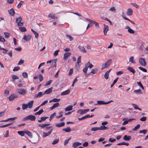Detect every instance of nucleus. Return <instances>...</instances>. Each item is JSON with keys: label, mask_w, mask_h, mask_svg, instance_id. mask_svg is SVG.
Masks as SVG:
<instances>
[{"label": "nucleus", "mask_w": 148, "mask_h": 148, "mask_svg": "<svg viewBox=\"0 0 148 148\" xmlns=\"http://www.w3.org/2000/svg\"><path fill=\"white\" fill-rule=\"evenodd\" d=\"M87 20L89 22H90V23H92L93 24H95V23H96V22L95 21H93V20H92L90 19H88V18H87Z\"/></svg>", "instance_id": "bf43d9fd"}, {"label": "nucleus", "mask_w": 148, "mask_h": 148, "mask_svg": "<svg viewBox=\"0 0 148 148\" xmlns=\"http://www.w3.org/2000/svg\"><path fill=\"white\" fill-rule=\"evenodd\" d=\"M116 139L113 138H110L109 140V141L111 142H113L114 141H116Z\"/></svg>", "instance_id": "6e6d98bb"}, {"label": "nucleus", "mask_w": 148, "mask_h": 148, "mask_svg": "<svg viewBox=\"0 0 148 148\" xmlns=\"http://www.w3.org/2000/svg\"><path fill=\"white\" fill-rule=\"evenodd\" d=\"M131 136H130L125 135L123 137V139L125 140L129 141L131 138Z\"/></svg>", "instance_id": "aec40b11"}, {"label": "nucleus", "mask_w": 148, "mask_h": 148, "mask_svg": "<svg viewBox=\"0 0 148 148\" xmlns=\"http://www.w3.org/2000/svg\"><path fill=\"white\" fill-rule=\"evenodd\" d=\"M22 75L25 78H26L27 77V74L26 72H23V73Z\"/></svg>", "instance_id": "774afa93"}, {"label": "nucleus", "mask_w": 148, "mask_h": 148, "mask_svg": "<svg viewBox=\"0 0 148 148\" xmlns=\"http://www.w3.org/2000/svg\"><path fill=\"white\" fill-rule=\"evenodd\" d=\"M89 110V109H79L77 111V113H79L80 114H84L88 112Z\"/></svg>", "instance_id": "39448f33"}, {"label": "nucleus", "mask_w": 148, "mask_h": 148, "mask_svg": "<svg viewBox=\"0 0 148 148\" xmlns=\"http://www.w3.org/2000/svg\"><path fill=\"white\" fill-rule=\"evenodd\" d=\"M147 130H140L139 132L140 133H143L144 134H145L147 132Z\"/></svg>", "instance_id": "8fccbe9b"}, {"label": "nucleus", "mask_w": 148, "mask_h": 148, "mask_svg": "<svg viewBox=\"0 0 148 148\" xmlns=\"http://www.w3.org/2000/svg\"><path fill=\"white\" fill-rule=\"evenodd\" d=\"M52 129H51L47 133L43 132L42 135V137H45L49 136L52 133Z\"/></svg>", "instance_id": "1a4fd4ad"}, {"label": "nucleus", "mask_w": 148, "mask_h": 148, "mask_svg": "<svg viewBox=\"0 0 148 148\" xmlns=\"http://www.w3.org/2000/svg\"><path fill=\"white\" fill-rule=\"evenodd\" d=\"M43 95L42 92H39L37 94H35L34 97V98H36L38 97H40Z\"/></svg>", "instance_id": "5701e85b"}, {"label": "nucleus", "mask_w": 148, "mask_h": 148, "mask_svg": "<svg viewBox=\"0 0 148 148\" xmlns=\"http://www.w3.org/2000/svg\"><path fill=\"white\" fill-rule=\"evenodd\" d=\"M12 81L13 82H14L16 79H19V77L18 76L14 75H12Z\"/></svg>", "instance_id": "c9c22d12"}, {"label": "nucleus", "mask_w": 148, "mask_h": 148, "mask_svg": "<svg viewBox=\"0 0 148 148\" xmlns=\"http://www.w3.org/2000/svg\"><path fill=\"white\" fill-rule=\"evenodd\" d=\"M99 130H104L106 129H108V128L105 125H101L100 127H99Z\"/></svg>", "instance_id": "2f4dec72"}, {"label": "nucleus", "mask_w": 148, "mask_h": 148, "mask_svg": "<svg viewBox=\"0 0 148 148\" xmlns=\"http://www.w3.org/2000/svg\"><path fill=\"white\" fill-rule=\"evenodd\" d=\"M91 130L93 131H96L99 130V127H94L91 128Z\"/></svg>", "instance_id": "c03bdc74"}, {"label": "nucleus", "mask_w": 148, "mask_h": 148, "mask_svg": "<svg viewBox=\"0 0 148 148\" xmlns=\"http://www.w3.org/2000/svg\"><path fill=\"white\" fill-rule=\"evenodd\" d=\"M88 68L85 66V68L83 69V71L85 73H86L88 71Z\"/></svg>", "instance_id": "680f3d73"}, {"label": "nucleus", "mask_w": 148, "mask_h": 148, "mask_svg": "<svg viewBox=\"0 0 148 148\" xmlns=\"http://www.w3.org/2000/svg\"><path fill=\"white\" fill-rule=\"evenodd\" d=\"M108 26L104 24L103 25V32L105 35H106L107 34V32L108 31Z\"/></svg>", "instance_id": "9d476101"}, {"label": "nucleus", "mask_w": 148, "mask_h": 148, "mask_svg": "<svg viewBox=\"0 0 148 148\" xmlns=\"http://www.w3.org/2000/svg\"><path fill=\"white\" fill-rule=\"evenodd\" d=\"M23 3L24 2L23 1H20L17 5V7L18 8H20Z\"/></svg>", "instance_id": "de8ad7c7"}, {"label": "nucleus", "mask_w": 148, "mask_h": 148, "mask_svg": "<svg viewBox=\"0 0 148 148\" xmlns=\"http://www.w3.org/2000/svg\"><path fill=\"white\" fill-rule=\"evenodd\" d=\"M59 140L58 138H57L56 139H55V140H54L53 141L52 143V144L54 145V144H55L57 143L59 141Z\"/></svg>", "instance_id": "a18cd8bd"}, {"label": "nucleus", "mask_w": 148, "mask_h": 148, "mask_svg": "<svg viewBox=\"0 0 148 148\" xmlns=\"http://www.w3.org/2000/svg\"><path fill=\"white\" fill-rule=\"evenodd\" d=\"M25 130L24 131H18V133L22 136H24L25 134Z\"/></svg>", "instance_id": "7c9ffc66"}, {"label": "nucleus", "mask_w": 148, "mask_h": 148, "mask_svg": "<svg viewBox=\"0 0 148 148\" xmlns=\"http://www.w3.org/2000/svg\"><path fill=\"white\" fill-rule=\"evenodd\" d=\"M59 51H60L59 50H58L56 51L53 53L54 56H57L58 54V52Z\"/></svg>", "instance_id": "69168bd1"}, {"label": "nucleus", "mask_w": 148, "mask_h": 148, "mask_svg": "<svg viewBox=\"0 0 148 148\" xmlns=\"http://www.w3.org/2000/svg\"><path fill=\"white\" fill-rule=\"evenodd\" d=\"M5 41V40L2 36H0V42H4Z\"/></svg>", "instance_id": "4d7b16f0"}, {"label": "nucleus", "mask_w": 148, "mask_h": 148, "mask_svg": "<svg viewBox=\"0 0 148 148\" xmlns=\"http://www.w3.org/2000/svg\"><path fill=\"white\" fill-rule=\"evenodd\" d=\"M81 56H79L78 59L77 60V65H76L75 66L76 69L77 70H78L79 68H80V65L79 64V63H80L81 62Z\"/></svg>", "instance_id": "20e7f679"}, {"label": "nucleus", "mask_w": 148, "mask_h": 148, "mask_svg": "<svg viewBox=\"0 0 148 148\" xmlns=\"http://www.w3.org/2000/svg\"><path fill=\"white\" fill-rule=\"evenodd\" d=\"M133 11L131 8H128L126 12V14L128 16H132V15Z\"/></svg>", "instance_id": "ddd939ff"}, {"label": "nucleus", "mask_w": 148, "mask_h": 148, "mask_svg": "<svg viewBox=\"0 0 148 148\" xmlns=\"http://www.w3.org/2000/svg\"><path fill=\"white\" fill-rule=\"evenodd\" d=\"M9 131L8 130H7L6 131L4 135L5 138L8 137L9 136Z\"/></svg>", "instance_id": "3c124183"}, {"label": "nucleus", "mask_w": 148, "mask_h": 148, "mask_svg": "<svg viewBox=\"0 0 148 148\" xmlns=\"http://www.w3.org/2000/svg\"><path fill=\"white\" fill-rule=\"evenodd\" d=\"M81 144L82 143H79L78 142H74L73 143V146L75 148L79 145H81Z\"/></svg>", "instance_id": "cd10ccee"}, {"label": "nucleus", "mask_w": 148, "mask_h": 148, "mask_svg": "<svg viewBox=\"0 0 148 148\" xmlns=\"http://www.w3.org/2000/svg\"><path fill=\"white\" fill-rule=\"evenodd\" d=\"M132 106L134 107L135 109L137 110L138 109V107L136 104L134 103H132Z\"/></svg>", "instance_id": "e2e57ef3"}, {"label": "nucleus", "mask_w": 148, "mask_h": 148, "mask_svg": "<svg viewBox=\"0 0 148 148\" xmlns=\"http://www.w3.org/2000/svg\"><path fill=\"white\" fill-rule=\"evenodd\" d=\"M48 17L51 18L52 19H55V16L53 13H50Z\"/></svg>", "instance_id": "37998d69"}, {"label": "nucleus", "mask_w": 148, "mask_h": 148, "mask_svg": "<svg viewBox=\"0 0 148 148\" xmlns=\"http://www.w3.org/2000/svg\"><path fill=\"white\" fill-rule=\"evenodd\" d=\"M85 66L87 67L88 68L91 69L93 65L92 64L90 63L89 62H88L85 64Z\"/></svg>", "instance_id": "6ab92c4d"}, {"label": "nucleus", "mask_w": 148, "mask_h": 148, "mask_svg": "<svg viewBox=\"0 0 148 148\" xmlns=\"http://www.w3.org/2000/svg\"><path fill=\"white\" fill-rule=\"evenodd\" d=\"M18 97V96L17 95L12 94L9 97L8 99L10 101H11L14 100L15 98H17Z\"/></svg>", "instance_id": "423d86ee"}, {"label": "nucleus", "mask_w": 148, "mask_h": 148, "mask_svg": "<svg viewBox=\"0 0 148 148\" xmlns=\"http://www.w3.org/2000/svg\"><path fill=\"white\" fill-rule=\"evenodd\" d=\"M111 70V69L108 71H107L104 74V77L106 79H108L109 74L110 71Z\"/></svg>", "instance_id": "412c9836"}, {"label": "nucleus", "mask_w": 148, "mask_h": 148, "mask_svg": "<svg viewBox=\"0 0 148 148\" xmlns=\"http://www.w3.org/2000/svg\"><path fill=\"white\" fill-rule=\"evenodd\" d=\"M33 103L34 101L32 100L30 101V102H28L27 104V106H28V107L29 108H32Z\"/></svg>", "instance_id": "a211bd4d"}, {"label": "nucleus", "mask_w": 148, "mask_h": 148, "mask_svg": "<svg viewBox=\"0 0 148 148\" xmlns=\"http://www.w3.org/2000/svg\"><path fill=\"white\" fill-rule=\"evenodd\" d=\"M140 127V125L139 124L135 126L134 128L132 129L133 131H136Z\"/></svg>", "instance_id": "58836bf2"}, {"label": "nucleus", "mask_w": 148, "mask_h": 148, "mask_svg": "<svg viewBox=\"0 0 148 148\" xmlns=\"http://www.w3.org/2000/svg\"><path fill=\"white\" fill-rule=\"evenodd\" d=\"M25 134H27L28 136L30 137H31L32 136L31 133L28 130H25Z\"/></svg>", "instance_id": "72a5a7b5"}, {"label": "nucleus", "mask_w": 148, "mask_h": 148, "mask_svg": "<svg viewBox=\"0 0 148 148\" xmlns=\"http://www.w3.org/2000/svg\"><path fill=\"white\" fill-rule=\"evenodd\" d=\"M49 118L48 117L45 116V117H42L40 118V120H38V122L39 123H41L42 121H45L47 119Z\"/></svg>", "instance_id": "bb28decb"}, {"label": "nucleus", "mask_w": 148, "mask_h": 148, "mask_svg": "<svg viewBox=\"0 0 148 148\" xmlns=\"http://www.w3.org/2000/svg\"><path fill=\"white\" fill-rule=\"evenodd\" d=\"M31 30L35 35V37L36 38H37L39 36L38 33L36 32H35V31H34L32 29H31Z\"/></svg>", "instance_id": "473e14b6"}, {"label": "nucleus", "mask_w": 148, "mask_h": 148, "mask_svg": "<svg viewBox=\"0 0 148 148\" xmlns=\"http://www.w3.org/2000/svg\"><path fill=\"white\" fill-rule=\"evenodd\" d=\"M60 100V99H58L57 98H54L53 99V101L54 102H58Z\"/></svg>", "instance_id": "338daca9"}, {"label": "nucleus", "mask_w": 148, "mask_h": 148, "mask_svg": "<svg viewBox=\"0 0 148 148\" xmlns=\"http://www.w3.org/2000/svg\"><path fill=\"white\" fill-rule=\"evenodd\" d=\"M97 69H92L91 71V73L94 74L97 72Z\"/></svg>", "instance_id": "49530a36"}, {"label": "nucleus", "mask_w": 148, "mask_h": 148, "mask_svg": "<svg viewBox=\"0 0 148 148\" xmlns=\"http://www.w3.org/2000/svg\"><path fill=\"white\" fill-rule=\"evenodd\" d=\"M4 35H5V38H8L9 37V34L7 32H5L4 33Z\"/></svg>", "instance_id": "603ef678"}, {"label": "nucleus", "mask_w": 148, "mask_h": 148, "mask_svg": "<svg viewBox=\"0 0 148 148\" xmlns=\"http://www.w3.org/2000/svg\"><path fill=\"white\" fill-rule=\"evenodd\" d=\"M73 107L72 105L69 106L65 108V110L66 111L71 110L73 109Z\"/></svg>", "instance_id": "393cba45"}, {"label": "nucleus", "mask_w": 148, "mask_h": 148, "mask_svg": "<svg viewBox=\"0 0 148 148\" xmlns=\"http://www.w3.org/2000/svg\"><path fill=\"white\" fill-rule=\"evenodd\" d=\"M133 59L134 57L133 56H131L130 58L129 61L132 63L135 64V62L134 61Z\"/></svg>", "instance_id": "79ce46f5"}, {"label": "nucleus", "mask_w": 148, "mask_h": 148, "mask_svg": "<svg viewBox=\"0 0 148 148\" xmlns=\"http://www.w3.org/2000/svg\"><path fill=\"white\" fill-rule=\"evenodd\" d=\"M66 36L69 39L70 41H72L73 40V38L71 36L66 34Z\"/></svg>", "instance_id": "13d9d810"}, {"label": "nucleus", "mask_w": 148, "mask_h": 148, "mask_svg": "<svg viewBox=\"0 0 148 148\" xmlns=\"http://www.w3.org/2000/svg\"><path fill=\"white\" fill-rule=\"evenodd\" d=\"M139 62L142 66H145L146 65V63L145 61V60L143 58H140L139 59Z\"/></svg>", "instance_id": "0eeeda50"}, {"label": "nucleus", "mask_w": 148, "mask_h": 148, "mask_svg": "<svg viewBox=\"0 0 148 148\" xmlns=\"http://www.w3.org/2000/svg\"><path fill=\"white\" fill-rule=\"evenodd\" d=\"M128 31L129 33L131 34H134V31L131 28L130 29H128Z\"/></svg>", "instance_id": "864d4df0"}, {"label": "nucleus", "mask_w": 148, "mask_h": 148, "mask_svg": "<svg viewBox=\"0 0 148 148\" xmlns=\"http://www.w3.org/2000/svg\"><path fill=\"white\" fill-rule=\"evenodd\" d=\"M127 70L130 71L132 72L133 74L135 73V71L134 69L132 67H128L127 68Z\"/></svg>", "instance_id": "a878e982"}, {"label": "nucleus", "mask_w": 148, "mask_h": 148, "mask_svg": "<svg viewBox=\"0 0 148 148\" xmlns=\"http://www.w3.org/2000/svg\"><path fill=\"white\" fill-rule=\"evenodd\" d=\"M50 125L49 124H42L41 123L39 124L38 126L39 127L44 128L46 127V126L49 125Z\"/></svg>", "instance_id": "4be33fe9"}, {"label": "nucleus", "mask_w": 148, "mask_h": 148, "mask_svg": "<svg viewBox=\"0 0 148 148\" xmlns=\"http://www.w3.org/2000/svg\"><path fill=\"white\" fill-rule=\"evenodd\" d=\"M112 62L111 59L108 60L104 64H103V66L101 68V70H103L106 68H108L110 66Z\"/></svg>", "instance_id": "f03ea898"}, {"label": "nucleus", "mask_w": 148, "mask_h": 148, "mask_svg": "<svg viewBox=\"0 0 148 148\" xmlns=\"http://www.w3.org/2000/svg\"><path fill=\"white\" fill-rule=\"evenodd\" d=\"M109 10L112 12H114L116 11V9L115 7H112L109 9Z\"/></svg>", "instance_id": "052dcab7"}, {"label": "nucleus", "mask_w": 148, "mask_h": 148, "mask_svg": "<svg viewBox=\"0 0 148 148\" xmlns=\"http://www.w3.org/2000/svg\"><path fill=\"white\" fill-rule=\"evenodd\" d=\"M59 106V103H56L53 104V106L50 108V109L51 110H53L55 108L58 107Z\"/></svg>", "instance_id": "f3484780"}, {"label": "nucleus", "mask_w": 148, "mask_h": 148, "mask_svg": "<svg viewBox=\"0 0 148 148\" xmlns=\"http://www.w3.org/2000/svg\"><path fill=\"white\" fill-rule=\"evenodd\" d=\"M134 92L136 94H142V92L140 89L136 90L134 91Z\"/></svg>", "instance_id": "ea45409f"}, {"label": "nucleus", "mask_w": 148, "mask_h": 148, "mask_svg": "<svg viewBox=\"0 0 148 148\" xmlns=\"http://www.w3.org/2000/svg\"><path fill=\"white\" fill-rule=\"evenodd\" d=\"M71 91L69 90H65L64 91H63L61 93V95H66L70 93Z\"/></svg>", "instance_id": "dca6fc26"}, {"label": "nucleus", "mask_w": 148, "mask_h": 148, "mask_svg": "<svg viewBox=\"0 0 148 148\" xmlns=\"http://www.w3.org/2000/svg\"><path fill=\"white\" fill-rule=\"evenodd\" d=\"M97 104H99V105H106V102H105L104 101H97Z\"/></svg>", "instance_id": "c756f323"}, {"label": "nucleus", "mask_w": 148, "mask_h": 148, "mask_svg": "<svg viewBox=\"0 0 148 148\" xmlns=\"http://www.w3.org/2000/svg\"><path fill=\"white\" fill-rule=\"evenodd\" d=\"M36 118L34 116L30 115L23 119L22 120L23 121H26L28 120H30L32 121H34L35 120Z\"/></svg>", "instance_id": "f257e3e1"}, {"label": "nucleus", "mask_w": 148, "mask_h": 148, "mask_svg": "<svg viewBox=\"0 0 148 148\" xmlns=\"http://www.w3.org/2000/svg\"><path fill=\"white\" fill-rule=\"evenodd\" d=\"M31 36L30 35H28L26 36L25 35L23 37V39L25 41L27 42L29 41L31 39Z\"/></svg>", "instance_id": "9b49d317"}, {"label": "nucleus", "mask_w": 148, "mask_h": 148, "mask_svg": "<svg viewBox=\"0 0 148 148\" xmlns=\"http://www.w3.org/2000/svg\"><path fill=\"white\" fill-rule=\"evenodd\" d=\"M63 130L65 131L66 132H69L71 131V129L70 127H68L66 128L63 129Z\"/></svg>", "instance_id": "f704fd0d"}, {"label": "nucleus", "mask_w": 148, "mask_h": 148, "mask_svg": "<svg viewBox=\"0 0 148 148\" xmlns=\"http://www.w3.org/2000/svg\"><path fill=\"white\" fill-rule=\"evenodd\" d=\"M19 29L22 32H25L27 31L26 29L24 27H19Z\"/></svg>", "instance_id": "c85d7f7f"}, {"label": "nucleus", "mask_w": 148, "mask_h": 148, "mask_svg": "<svg viewBox=\"0 0 148 148\" xmlns=\"http://www.w3.org/2000/svg\"><path fill=\"white\" fill-rule=\"evenodd\" d=\"M24 62V61L23 60H20L18 63L17 64L18 65H21L23 64Z\"/></svg>", "instance_id": "0e129e2a"}, {"label": "nucleus", "mask_w": 148, "mask_h": 148, "mask_svg": "<svg viewBox=\"0 0 148 148\" xmlns=\"http://www.w3.org/2000/svg\"><path fill=\"white\" fill-rule=\"evenodd\" d=\"M44 112L43 109H41V110L39 111L38 112H36L34 115H39L41 114L43 112Z\"/></svg>", "instance_id": "e433bc0d"}, {"label": "nucleus", "mask_w": 148, "mask_h": 148, "mask_svg": "<svg viewBox=\"0 0 148 148\" xmlns=\"http://www.w3.org/2000/svg\"><path fill=\"white\" fill-rule=\"evenodd\" d=\"M65 124V123L64 122H62L56 124V125L57 127H61L64 126Z\"/></svg>", "instance_id": "b1692460"}, {"label": "nucleus", "mask_w": 148, "mask_h": 148, "mask_svg": "<svg viewBox=\"0 0 148 148\" xmlns=\"http://www.w3.org/2000/svg\"><path fill=\"white\" fill-rule=\"evenodd\" d=\"M26 92V90L23 88H20L18 90V93L20 95H25Z\"/></svg>", "instance_id": "6e6552de"}, {"label": "nucleus", "mask_w": 148, "mask_h": 148, "mask_svg": "<svg viewBox=\"0 0 148 148\" xmlns=\"http://www.w3.org/2000/svg\"><path fill=\"white\" fill-rule=\"evenodd\" d=\"M22 20V18L21 17L16 18V22L17 23L18 26H21L23 25V23L21 22Z\"/></svg>", "instance_id": "7ed1b4c3"}, {"label": "nucleus", "mask_w": 148, "mask_h": 148, "mask_svg": "<svg viewBox=\"0 0 148 148\" xmlns=\"http://www.w3.org/2000/svg\"><path fill=\"white\" fill-rule=\"evenodd\" d=\"M22 108L23 110L26 109L28 108L27 104H22Z\"/></svg>", "instance_id": "4c0bfd02"}, {"label": "nucleus", "mask_w": 148, "mask_h": 148, "mask_svg": "<svg viewBox=\"0 0 148 148\" xmlns=\"http://www.w3.org/2000/svg\"><path fill=\"white\" fill-rule=\"evenodd\" d=\"M78 48L79 49H80V50H81L83 52H84L85 53H86V51L85 50V49L83 46H79L78 47Z\"/></svg>", "instance_id": "a19ab883"}, {"label": "nucleus", "mask_w": 148, "mask_h": 148, "mask_svg": "<svg viewBox=\"0 0 148 148\" xmlns=\"http://www.w3.org/2000/svg\"><path fill=\"white\" fill-rule=\"evenodd\" d=\"M8 13L11 16H14L15 14V11L14 9L12 8L11 9L8 10Z\"/></svg>", "instance_id": "4468645a"}, {"label": "nucleus", "mask_w": 148, "mask_h": 148, "mask_svg": "<svg viewBox=\"0 0 148 148\" xmlns=\"http://www.w3.org/2000/svg\"><path fill=\"white\" fill-rule=\"evenodd\" d=\"M71 54V53L70 52H66L64 53L63 59L64 60H66Z\"/></svg>", "instance_id": "f8f14e48"}, {"label": "nucleus", "mask_w": 148, "mask_h": 148, "mask_svg": "<svg viewBox=\"0 0 148 148\" xmlns=\"http://www.w3.org/2000/svg\"><path fill=\"white\" fill-rule=\"evenodd\" d=\"M52 87L48 88L43 93V94H47L50 93L52 91Z\"/></svg>", "instance_id": "2eb2a0df"}, {"label": "nucleus", "mask_w": 148, "mask_h": 148, "mask_svg": "<svg viewBox=\"0 0 148 148\" xmlns=\"http://www.w3.org/2000/svg\"><path fill=\"white\" fill-rule=\"evenodd\" d=\"M138 68L141 71L145 72H147V70L146 69L143 68L141 67H138Z\"/></svg>", "instance_id": "09e8293b"}, {"label": "nucleus", "mask_w": 148, "mask_h": 148, "mask_svg": "<svg viewBox=\"0 0 148 148\" xmlns=\"http://www.w3.org/2000/svg\"><path fill=\"white\" fill-rule=\"evenodd\" d=\"M20 69V67L18 66L14 67L13 69V71H18Z\"/></svg>", "instance_id": "5fc2aeb1"}]
</instances>
